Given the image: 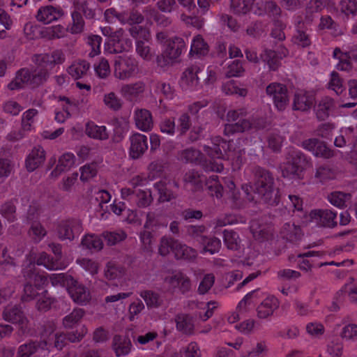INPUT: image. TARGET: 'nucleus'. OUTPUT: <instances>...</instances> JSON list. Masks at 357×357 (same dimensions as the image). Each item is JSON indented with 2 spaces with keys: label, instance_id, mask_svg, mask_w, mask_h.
I'll return each mask as SVG.
<instances>
[{
  "label": "nucleus",
  "instance_id": "nucleus-1",
  "mask_svg": "<svg viewBox=\"0 0 357 357\" xmlns=\"http://www.w3.org/2000/svg\"><path fill=\"white\" fill-rule=\"evenodd\" d=\"M234 145L233 141L227 143L216 137L204 145L205 155L198 150L188 149L181 153L180 158L186 162H197L206 171L220 172L223 169L222 164L213 160L227 158L232 161L234 169H237L241 163V151L238 153L235 150L231 151Z\"/></svg>",
  "mask_w": 357,
  "mask_h": 357
},
{
  "label": "nucleus",
  "instance_id": "nucleus-2",
  "mask_svg": "<svg viewBox=\"0 0 357 357\" xmlns=\"http://www.w3.org/2000/svg\"><path fill=\"white\" fill-rule=\"evenodd\" d=\"M257 303H259L256 307V314L259 319H267L272 317L280 305L279 300L275 296L257 289L248 293L240 301L237 310L240 312H248Z\"/></svg>",
  "mask_w": 357,
  "mask_h": 357
},
{
  "label": "nucleus",
  "instance_id": "nucleus-3",
  "mask_svg": "<svg viewBox=\"0 0 357 357\" xmlns=\"http://www.w3.org/2000/svg\"><path fill=\"white\" fill-rule=\"evenodd\" d=\"M243 109L238 110H230L227 114V119L228 123L225 127V134L229 135L235 132H243L246 130L251 128L252 126L257 129L262 128L264 127V122L263 119L258 120L257 122H255L251 124L250 121L241 119L238 122L236 121L243 114Z\"/></svg>",
  "mask_w": 357,
  "mask_h": 357
},
{
  "label": "nucleus",
  "instance_id": "nucleus-4",
  "mask_svg": "<svg viewBox=\"0 0 357 357\" xmlns=\"http://www.w3.org/2000/svg\"><path fill=\"white\" fill-rule=\"evenodd\" d=\"M102 33L105 36H109V40L105 45V50L109 53H118L129 50L132 47V42L129 39L124 38L123 31L119 29L112 33L109 26L101 28Z\"/></svg>",
  "mask_w": 357,
  "mask_h": 357
},
{
  "label": "nucleus",
  "instance_id": "nucleus-5",
  "mask_svg": "<svg viewBox=\"0 0 357 357\" xmlns=\"http://www.w3.org/2000/svg\"><path fill=\"white\" fill-rule=\"evenodd\" d=\"M37 61L40 62L39 71L41 74L34 75V79H38L39 82H43L45 79L48 71L50 70L56 64H61L65 61V56L60 50H55L50 54L40 55L37 58Z\"/></svg>",
  "mask_w": 357,
  "mask_h": 357
},
{
  "label": "nucleus",
  "instance_id": "nucleus-6",
  "mask_svg": "<svg viewBox=\"0 0 357 357\" xmlns=\"http://www.w3.org/2000/svg\"><path fill=\"white\" fill-rule=\"evenodd\" d=\"M132 36L136 38V51L138 55L144 60L149 61L153 57L149 46L146 44L150 38V33L147 29H142L141 26L135 25L130 29Z\"/></svg>",
  "mask_w": 357,
  "mask_h": 357
},
{
  "label": "nucleus",
  "instance_id": "nucleus-7",
  "mask_svg": "<svg viewBox=\"0 0 357 357\" xmlns=\"http://www.w3.org/2000/svg\"><path fill=\"white\" fill-rule=\"evenodd\" d=\"M29 264L24 268V271L31 273H35V265H42L50 270H56L64 268L66 265L61 264L58 259L53 260L45 252L36 253L32 252L28 257Z\"/></svg>",
  "mask_w": 357,
  "mask_h": 357
},
{
  "label": "nucleus",
  "instance_id": "nucleus-8",
  "mask_svg": "<svg viewBox=\"0 0 357 357\" xmlns=\"http://www.w3.org/2000/svg\"><path fill=\"white\" fill-rule=\"evenodd\" d=\"M305 164V160L303 155L298 151H294L291 160H289L282 166L283 176L290 178H301Z\"/></svg>",
  "mask_w": 357,
  "mask_h": 357
},
{
  "label": "nucleus",
  "instance_id": "nucleus-9",
  "mask_svg": "<svg viewBox=\"0 0 357 357\" xmlns=\"http://www.w3.org/2000/svg\"><path fill=\"white\" fill-rule=\"evenodd\" d=\"M137 65L133 59L123 56L116 58L114 62V75L120 79H127L135 74Z\"/></svg>",
  "mask_w": 357,
  "mask_h": 357
},
{
  "label": "nucleus",
  "instance_id": "nucleus-10",
  "mask_svg": "<svg viewBox=\"0 0 357 357\" xmlns=\"http://www.w3.org/2000/svg\"><path fill=\"white\" fill-rule=\"evenodd\" d=\"M121 197L135 203L139 207H146L152 201V196L149 190L124 188L121 190Z\"/></svg>",
  "mask_w": 357,
  "mask_h": 357
},
{
  "label": "nucleus",
  "instance_id": "nucleus-11",
  "mask_svg": "<svg viewBox=\"0 0 357 357\" xmlns=\"http://www.w3.org/2000/svg\"><path fill=\"white\" fill-rule=\"evenodd\" d=\"M267 94L272 97L275 106L282 111L289 103L287 87L280 83H271L266 87Z\"/></svg>",
  "mask_w": 357,
  "mask_h": 357
},
{
  "label": "nucleus",
  "instance_id": "nucleus-12",
  "mask_svg": "<svg viewBox=\"0 0 357 357\" xmlns=\"http://www.w3.org/2000/svg\"><path fill=\"white\" fill-rule=\"evenodd\" d=\"M82 231V223L79 220H68L59 223L57 228L58 236L61 240H73Z\"/></svg>",
  "mask_w": 357,
  "mask_h": 357
},
{
  "label": "nucleus",
  "instance_id": "nucleus-13",
  "mask_svg": "<svg viewBox=\"0 0 357 357\" xmlns=\"http://www.w3.org/2000/svg\"><path fill=\"white\" fill-rule=\"evenodd\" d=\"M337 213L331 210H314L306 217L307 222L314 223L317 226L333 227L336 225Z\"/></svg>",
  "mask_w": 357,
  "mask_h": 357
},
{
  "label": "nucleus",
  "instance_id": "nucleus-14",
  "mask_svg": "<svg viewBox=\"0 0 357 357\" xmlns=\"http://www.w3.org/2000/svg\"><path fill=\"white\" fill-rule=\"evenodd\" d=\"M24 277L29 280L24 286V301H30L38 294V291L40 290V286L44 284L45 278L36 273H31L24 271Z\"/></svg>",
  "mask_w": 357,
  "mask_h": 357
},
{
  "label": "nucleus",
  "instance_id": "nucleus-15",
  "mask_svg": "<svg viewBox=\"0 0 357 357\" xmlns=\"http://www.w3.org/2000/svg\"><path fill=\"white\" fill-rule=\"evenodd\" d=\"M129 141L128 154L132 159L139 158L148 149V139L143 134L135 132L130 136Z\"/></svg>",
  "mask_w": 357,
  "mask_h": 357
},
{
  "label": "nucleus",
  "instance_id": "nucleus-16",
  "mask_svg": "<svg viewBox=\"0 0 357 357\" xmlns=\"http://www.w3.org/2000/svg\"><path fill=\"white\" fill-rule=\"evenodd\" d=\"M77 165L78 162L75 154L71 152H65L59 157L56 165L52 171L50 176L56 178L63 173L70 171Z\"/></svg>",
  "mask_w": 357,
  "mask_h": 357
},
{
  "label": "nucleus",
  "instance_id": "nucleus-17",
  "mask_svg": "<svg viewBox=\"0 0 357 357\" xmlns=\"http://www.w3.org/2000/svg\"><path fill=\"white\" fill-rule=\"evenodd\" d=\"M64 15L65 13L61 7L49 5L40 7L38 10L36 18L38 22L48 24L59 20Z\"/></svg>",
  "mask_w": 357,
  "mask_h": 357
},
{
  "label": "nucleus",
  "instance_id": "nucleus-18",
  "mask_svg": "<svg viewBox=\"0 0 357 357\" xmlns=\"http://www.w3.org/2000/svg\"><path fill=\"white\" fill-rule=\"evenodd\" d=\"M288 54V50L282 45L277 47L274 50H265L261 55V59L265 61L272 70H275L280 63V61L286 57Z\"/></svg>",
  "mask_w": 357,
  "mask_h": 357
},
{
  "label": "nucleus",
  "instance_id": "nucleus-19",
  "mask_svg": "<svg viewBox=\"0 0 357 357\" xmlns=\"http://www.w3.org/2000/svg\"><path fill=\"white\" fill-rule=\"evenodd\" d=\"M165 43L167 45L165 47L163 54L165 58V64H169L181 55L185 45L183 40L179 38H176L172 40H167Z\"/></svg>",
  "mask_w": 357,
  "mask_h": 357
},
{
  "label": "nucleus",
  "instance_id": "nucleus-20",
  "mask_svg": "<svg viewBox=\"0 0 357 357\" xmlns=\"http://www.w3.org/2000/svg\"><path fill=\"white\" fill-rule=\"evenodd\" d=\"M36 73V75L41 74L39 71V69L36 70L32 75V79H31V74L29 70L25 69L19 70L14 79L10 84H8V89L10 90H17L24 87L25 84H27L29 82L34 84L40 83L41 82L38 80V82H36L37 79H34V75Z\"/></svg>",
  "mask_w": 357,
  "mask_h": 357
},
{
  "label": "nucleus",
  "instance_id": "nucleus-21",
  "mask_svg": "<svg viewBox=\"0 0 357 357\" xmlns=\"http://www.w3.org/2000/svg\"><path fill=\"white\" fill-rule=\"evenodd\" d=\"M302 147L311 151L316 156L328 158L333 155L332 151L322 142L316 139H309L303 141Z\"/></svg>",
  "mask_w": 357,
  "mask_h": 357
},
{
  "label": "nucleus",
  "instance_id": "nucleus-22",
  "mask_svg": "<svg viewBox=\"0 0 357 357\" xmlns=\"http://www.w3.org/2000/svg\"><path fill=\"white\" fill-rule=\"evenodd\" d=\"M45 160V152L41 146L34 147L26 156L25 166L29 172L38 168Z\"/></svg>",
  "mask_w": 357,
  "mask_h": 357
},
{
  "label": "nucleus",
  "instance_id": "nucleus-23",
  "mask_svg": "<svg viewBox=\"0 0 357 357\" xmlns=\"http://www.w3.org/2000/svg\"><path fill=\"white\" fill-rule=\"evenodd\" d=\"M273 177L269 174H264L258 181L256 194L261 196L264 202L270 200L273 193Z\"/></svg>",
  "mask_w": 357,
  "mask_h": 357
},
{
  "label": "nucleus",
  "instance_id": "nucleus-24",
  "mask_svg": "<svg viewBox=\"0 0 357 357\" xmlns=\"http://www.w3.org/2000/svg\"><path fill=\"white\" fill-rule=\"evenodd\" d=\"M333 57L339 60L336 68L340 70L349 71L351 69V57L357 60V48L349 53H344L336 48L333 52Z\"/></svg>",
  "mask_w": 357,
  "mask_h": 357
},
{
  "label": "nucleus",
  "instance_id": "nucleus-25",
  "mask_svg": "<svg viewBox=\"0 0 357 357\" xmlns=\"http://www.w3.org/2000/svg\"><path fill=\"white\" fill-rule=\"evenodd\" d=\"M200 69L197 66H191L186 69L181 80V86L185 90H195L199 86L197 73Z\"/></svg>",
  "mask_w": 357,
  "mask_h": 357
},
{
  "label": "nucleus",
  "instance_id": "nucleus-26",
  "mask_svg": "<svg viewBox=\"0 0 357 357\" xmlns=\"http://www.w3.org/2000/svg\"><path fill=\"white\" fill-rule=\"evenodd\" d=\"M68 291L73 301L78 304H85L90 300L89 291L75 280L69 286Z\"/></svg>",
  "mask_w": 357,
  "mask_h": 357
},
{
  "label": "nucleus",
  "instance_id": "nucleus-27",
  "mask_svg": "<svg viewBox=\"0 0 357 357\" xmlns=\"http://www.w3.org/2000/svg\"><path fill=\"white\" fill-rule=\"evenodd\" d=\"M135 121L137 128L144 132L149 131L153 124L150 112L144 109H137L135 110Z\"/></svg>",
  "mask_w": 357,
  "mask_h": 357
},
{
  "label": "nucleus",
  "instance_id": "nucleus-28",
  "mask_svg": "<svg viewBox=\"0 0 357 357\" xmlns=\"http://www.w3.org/2000/svg\"><path fill=\"white\" fill-rule=\"evenodd\" d=\"M113 349L118 357L128 355L132 349L130 340L126 336L116 335L113 339Z\"/></svg>",
  "mask_w": 357,
  "mask_h": 357
},
{
  "label": "nucleus",
  "instance_id": "nucleus-29",
  "mask_svg": "<svg viewBox=\"0 0 357 357\" xmlns=\"http://www.w3.org/2000/svg\"><path fill=\"white\" fill-rule=\"evenodd\" d=\"M218 307V303L213 301L208 302H198L196 304L195 314L199 317V319L205 321L213 316L214 310Z\"/></svg>",
  "mask_w": 357,
  "mask_h": 357
},
{
  "label": "nucleus",
  "instance_id": "nucleus-30",
  "mask_svg": "<svg viewBox=\"0 0 357 357\" xmlns=\"http://www.w3.org/2000/svg\"><path fill=\"white\" fill-rule=\"evenodd\" d=\"M85 132L89 137L94 139L105 140L109 137V133L105 126H98L92 121L86 124Z\"/></svg>",
  "mask_w": 357,
  "mask_h": 357
},
{
  "label": "nucleus",
  "instance_id": "nucleus-31",
  "mask_svg": "<svg viewBox=\"0 0 357 357\" xmlns=\"http://www.w3.org/2000/svg\"><path fill=\"white\" fill-rule=\"evenodd\" d=\"M314 102L312 95L303 91L297 92L294 100V108L296 110L307 111Z\"/></svg>",
  "mask_w": 357,
  "mask_h": 357
},
{
  "label": "nucleus",
  "instance_id": "nucleus-32",
  "mask_svg": "<svg viewBox=\"0 0 357 357\" xmlns=\"http://www.w3.org/2000/svg\"><path fill=\"white\" fill-rule=\"evenodd\" d=\"M5 320L18 324L23 329L26 326V319L24 317L22 311L17 307H7L3 312Z\"/></svg>",
  "mask_w": 357,
  "mask_h": 357
},
{
  "label": "nucleus",
  "instance_id": "nucleus-33",
  "mask_svg": "<svg viewBox=\"0 0 357 357\" xmlns=\"http://www.w3.org/2000/svg\"><path fill=\"white\" fill-rule=\"evenodd\" d=\"M267 351V344L265 341H259L256 344L246 342V349L243 351L242 357H259Z\"/></svg>",
  "mask_w": 357,
  "mask_h": 357
},
{
  "label": "nucleus",
  "instance_id": "nucleus-34",
  "mask_svg": "<svg viewBox=\"0 0 357 357\" xmlns=\"http://www.w3.org/2000/svg\"><path fill=\"white\" fill-rule=\"evenodd\" d=\"M144 90V84L142 82L134 84H124L120 89L121 96L127 99L131 100L136 97Z\"/></svg>",
  "mask_w": 357,
  "mask_h": 357
},
{
  "label": "nucleus",
  "instance_id": "nucleus-35",
  "mask_svg": "<svg viewBox=\"0 0 357 357\" xmlns=\"http://www.w3.org/2000/svg\"><path fill=\"white\" fill-rule=\"evenodd\" d=\"M351 195L349 193L333 192L328 196V202L335 207L343 208L350 203Z\"/></svg>",
  "mask_w": 357,
  "mask_h": 357
},
{
  "label": "nucleus",
  "instance_id": "nucleus-36",
  "mask_svg": "<svg viewBox=\"0 0 357 357\" xmlns=\"http://www.w3.org/2000/svg\"><path fill=\"white\" fill-rule=\"evenodd\" d=\"M208 52V45L201 35L195 36L191 42L190 54L206 55Z\"/></svg>",
  "mask_w": 357,
  "mask_h": 357
},
{
  "label": "nucleus",
  "instance_id": "nucleus-37",
  "mask_svg": "<svg viewBox=\"0 0 357 357\" xmlns=\"http://www.w3.org/2000/svg\"><path fill=\"white\" fill-rule=\"evenodd\" d=\"M334 106L333 100L328 97L321 99L315 108L318 119L324 120L326 119Z\"/></svg>",
  "mask_w": 357,
  "mask_h": 357
},
{
  "label": "nucleus",
  "instance_id": "nucleus-38",
  "mask_svg": "<svg viewBox=\"0 0 357 357\" xmlns=\"http://www.w3.org/2000/svg\"><path fill=\"white\" fill-rule=\"evenodd\" d=\"M65 340L66 337L63 334L59 332H51L47 337V340L45 342V346L46 347L45 351H47V354L52 347H56L59 349H62L65 344Z\"/></svg>",
  "mask_w": 357,
  "mask_h": 357
},
{
  "label": "nucleus",
  "instance_id": "nucleus-39",
  "mask_svg": "<svg viewBox=\"0 0 357 357\" xmlns=\"http://www.w3.org/2000/svg\"><path fill=\"white\" fill-rule=\"evenodd\" d=\"M60 106L63 107V112H58L55 115V120L59 123H63L70 115L71 112L75 107V104L68 98L63 97L59 98Z\"/></svg>",
  "mask_w": 357,
  "mask_h": 357
},
{
  "label": "nucleus",
  "instance_id": "nucleus-40",
  "mask_svg": "<svg viewBox=\"0 0 357 357\" xmlns=\"http://www.w3.org/2000/svg\"><path fill=\"white\" fill-rule=\"evenodd\" d=\"M35 353H39L40 356H45L47 351L42 346H37L35 343L21 345L18 350L17 357H30Z\"/></svg>",
  "mask_w": 357,
  "mask_h": 357
},
{
  "label": "nucleus",
  "instance_id": "nucleus-41",
  "mask_svg": "<svg viewBox=\"0 0 357 357\" xmlns=\"http://www.w3.org/2000/svg\"><path fill=\"white\" fill-rule=\"evenodd\" d=\"M84 311L80 308L73 310L63 319V325L66 328H73L79 323L84 316Z\"/></svg>",
  "mask_w": 357,
  "mask_h": 357
},
{
  "label": "nucleus",
  "instance_id": "nucleus-42",
  "mask_svg": "<svg viewBox=\"0 0 357 357\" xmlns=\"http://www.w3.org/2000/svg\"><path fill=\"white\" fill-rule=\"evenodd\" d=\"M176 328L185 334H191L194 331L193 319L187 314H181L176 317Z\"/></svg>",
  "mask_w": 357,
  "mask_h": 357
},
{
  "label": "nucleus",
  "instance_id": "nucleus-43",
  "mask_svg": "<svg viewBox=\"0 0 357 357\" xmlns=\"http://www.w3.org/2000/svg\"><path fill=\"white\" fill-rule=\"evenodd\" d=\"M89 69V64L84 61L73 63L68 68V73L74 79H79L86 74Z\"/></svg>",
  "mask_w": 357,
  "mask_h": 357
},
{
  "label": "nucleus",
  "instance_id": "nucleus-44",
  "mask_svg": "<svg viewBox=\"0 0 357 357\" xmlns=\"http://www.w3.org/2000/svg\"><path fill=\"white\" fill-rule=\"evenodd\" d=\"M173 252L177 259H192L196 256L195 250L181 244L178 241L174 243Z\"/></svg>",
  "mask_w": 357,
  "mask_h": 357
},
{
  "label": "nucleus",
  "instance_id": "nucleus-45",
  "mask_svg": "<svg viewBox=\"0 0 357 357\" xmlns=\"http://www.w3.org/2000/svg\"><path fill=\"white\" fill-rule=\"evenodd\" d=\"M51 283L53 286L66 287L68 290L69 286L75 283V280L65 273L52 274L50 276Z\"/></svg>",
  "mask_w": 357,
  "mask_h": 357
},
{
  "label": "nucleus",
  "instance_id": "nucleus-46",
  "mask_svg": "<svg viewBox=\"0 0 357 357\" xmlns=\"http://www.w3.org/2000/svg\"><path fill=\"white\" fill-rule=\"evenodd\" d=\"M222 91L228 95H238L243 97L247 94V90L245 88L241 87L234 80L225 82L222 86Z\"/></svg>",
  "mask_w": 357,
  "mask_h": 357
},
{
  "label": "nucleus",
  "instance_id": "nucleus-47",
  "mask_svg": "<svg viewBox=\"0 0 357 357\" xmlns=\"http://www.w3.org/2000/svg\"><path fill=\"white\" fill-rule=\"evenodd\" d=\"M255 0H231V8L238 14H245L249 12Z\"/></svg>",
  "mask_w": 357,
  "mask_h": 357
},
{
  "label": "nucleus",
  "instance_id": "nucleus-48",
  "mask_svg": "<svg viewBox=\"0 0 357 357\" xmlns=\"http://www.w3.org/2000/svg\"><path fill=\"white\" fill-rule=\"evenodd\" d=\"M83 247L94 250H100L102 248V240L96 235H86L82 241Z\"/></svg>",
  "mask_w": 357,
  "mask_h": 357
},
{
  "label": "nucleus",
  "instance_id": "nucleus-49",
  "mask_svg": "<svg viewBox=\"0 0 357 357\" xmlns=\"http://www.w3.org/2000/svg\"><path fill=\"white\" fill-rule=\"evenodd\" d=\"M80 180L87 182L97 174V166L95 163L86 164L79 168Z\"/></svg>",
  "mask_w": 357,
  "mask_h": 357
},
{
  "label": "nucleus",
  "instance_id": "nucleus-50",
  "mask_svg": "<svg viewBox=\"0 0 357 357\" xmlns=\"http://www.w3.org/2000/svg\"><path fill=\"white\" fill-rule=\"evenodd\" d=\"M93 69L96 75L101 79L107 77L111 72L109 64L105 59H101L99 61L94 63Z\"/></svg>",
  "mask_w": 357,
  "mask_h": 357
},
{
  "label": "nucleus",
  "instance_id": "nucleus-51",
  "mask_svg": "<svg viewBox=\"0 0 357 357\" xmlns=\"http://www.w3.org/2000/svg\"><path fill=\"white\" fill-rule=\"evenodd\" d=\"M205 185L212 196L220 197L222 196V188L218 181L217 176H211L206 181Z\"/></svg>",
  "mask_w": 357,
  "mask_h": 357
},
{
  "label": "nucleus",
  "instance_id": "nucleus-52",
  "mask_svg": "<svg viewBox=\"0 0 357 357\" xmlns=\"http://www.w3.org/2000/svg\"><path fill=\"white\" fill-rule=\"evenodd\" d=\"M339 7L341 13L347 16H354L357 13L356 0H341Z\"/></svg>",
  "mask_w": 357,
  "mask_h": 357
},
{
  "label": "nucleus",
  "instance_id": "nucleus-53",
  "mask_svg": "<svg viewBox=\"0 0 357 357\" xmlns=\"http://www.w3.org/2000/svg\"><path fill=\"white\" fill-rule=\"evenodd\" d=\"M105 105L112 110H118L122 106V101L114 92L105 94L103 97Z\"/></svg>",
  "mask_w": 357,
  "mask_h": 357
},
{
  "label": "nucleus",
  "instance_id": "nucleus-54",
  "mask_svg": "<svg viewBox=\"0 0 357 357\" xmlns=\"http://www.w3.org/2000/svg\"><path fill=\"white\" fill-rule=\"evenodd\" d=\"M340 336L347 341L357 340V325L355 324H347L342 328Z\"/></svg>",
  "mask_w": 357,
  "mask_h": 357
},
{
  "label": "nucleus",
  "instance_id": "nucleus-55",
  "mask_svg": "<svg viewBox=\"0 0 357 357\" xmlns=\"http://www.w3.org/2000/svg\"><path fill=\"white\" fill-rule=\"evenodd\" d=\"M328 85V88L337 94H341L344 91L342 79L336 72L333 71L331 73Z\"/></svg>",
  "mask_w": 357,
  "mask_h": 357
},
{
  "label": "nucleus",
  "instance_id": "nucleus-56",
  "mask_svg": "<svg viewBox=\"0 0 357 357\" xmlns=\"http://www.w3.org/2000/svg\"><path fill=\"white\" fill-rule=\"evenodd\" d=\"M140 296L144 300L148 307H156L162 303V299L155 293L151 291L141 292Z\"/></svg>",
  "mask_w": 357,
  "mask_h": 357
},
{
  "label": "nucleus",
  "instance_id": "nucleus-57",
  "mask_svg": "<svg viewBox=\"0 0 357 357\" xmlns=\"http://www.w3.org/2000/svg\"><path fill=\"white\" fill-rule=\"evenodd\" d=\"M105 277L109 280H116L122 278L124 270L112 264H108L105 272Z\"/></svg>",
  "mask_w": 357,
  "mask_h": 357
},
{
  "label": "nucleus",
  "instance_id": "nucleus-58",
  "mask_svg": "<svg viewBox=\"0 0 357 357\" xmlns=\"http://www.w3.org/2000/svg\"><path fill=\"white\" fill-rule=\"evenodd\" d=\"M43 34L50 39L59 38L65 36L66 29L61 25L49 26L43 30Z\"/></svg>",
  "mask_w": 357,
  "mask_h": 357
},
{
  "label": "nucleus",
  "instance_id": "nucleus-59",
  "mask_svg": "<svg viewBox=\"0 0 357 357\" xmlns=\"http://www.w3.org/2000/svg\"><path fill=\"white\" fill-rule=\"evenodd\" d=\"M203 249L204 252H209L213 255L219 251L221 247V242L217 238H203Z\"/></svg>",
  "mask_w": 357,
  "mask_h": 357
},
{
  "label": "nucleus",
  "instance_id": "nucleus-60",
  "mask_svg": "<svg viewBox=\"0 0 357 357\" xmlns=\"http://www.w3.org/2000/svg\"><path fill=\"white\" fill-rule=\"evenodd\" d=\"M343 353V345L340 342H330L326 348V357H341Z\"/></svg>",
  "mask_w": 357,
  "mask_h": 357
},
{
  "label": "nucleus",
  "instance_id": "nucleus-61",
  "mask_svg": "<svg viewBox=\"0 0 357 357\" xmlns=\"http://www.w3.org/2000/svg\"><path fill=\"white\" fill-rule=\"evenodd\" d=\"M72 20L73 24L70 27V32L72 33H79L83 31L84 26V22L80 15V13L75 9L73 12H72Z\"/></svg>",
  "mask_w": 357,
  "mask_h": 357
},
{
  "label": "nucleus",
  "instance_id": "nucleus-62",
  "mask_svg": "<svg viewBox=\"0 0 357 357\" xmlns=\"http://www.w3.org/2000/svg\"><path fill=\"white\" fill-rule=\"evenodd\" d=\"M38 111L35 109L26 110L22 114V126L24 130L29 131L32 128L34 122V117L37 115Z\"/></svg>",
  "mask_w": 357,
  "mask_h": 357
},
{
  "label": "nucleus",
  "instance_id": "nucleus-63",
  "mask_svg": "<svg viewBox=\"0 0 357 357\" xmlns=\"http://www.w3.org/2000/svg\"><path fill=\"white\" fill-rule=\"evenodd\" d=\"M126 236V234L122 230L105 232L103 234V237L107 241V243L111 245L123 241Z\"/></svg>",
  "mask_w": 357,
  "mask_h": 357
},
{
  "label": "nucleus",
  "instance_id": "nucleus-64",
  "mask_svg": "<svg viewBox=\"0 0 357 357\" xmlns=\"http://www.w3.org/2000/svg\"><path fill=\"white\" fill-rule=\"evenodd\" d=\"M282 233L286 238L294 241L300 236L301 229L294 224L287 223L284 226Z\"/></svg>",
  "mask_w": 357,
  "mask_h": 357
}]
</instances>
